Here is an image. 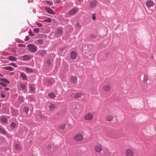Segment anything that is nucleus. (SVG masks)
I'll use <instances>...</instances> for the list:
<instances>
[{
    "instance_id": "18",
    "label": "nucleus",
    "mask_w": 156,
    "mask_h": 156,
    "mask_svg": "<svg viewBox=\"0 0 156 156\" xmlns=\"http://www.w3.org/2000/svg\"><path fill=\"white\" fill-rule=\"evenodd\" d=\"M8 59L12 61H16V58L14 56H9L8 57Z\"/></svg>"
},
{
    "instance_id": "15",
    "label": "nucleus",
    "mask_w": 156,
    "mask_h": 156,
    "mask_svg": "<svg viewBox=\"0 0 156 156\" xmlns=\"http://www.w3.org/2000/svg\"><path fill=\"white\" fill-rule=\"evenodd\" d=\"M97 4V2L94 1L90 3V5L91 8H94L96 6Z\"/></svg>"
},
{
    "instance_id": "28",
    "label": "nucleus",
    "mask_w": 156,
    "mask_h": 156,
    "mask_svg": "<svg viewBox=\"0 0 156 156\" xmlns=\"http://www.w3.org/2000/svg\"><path fill=\"white\" fill-rule=\"evenodd\" d=\"M44 21L45 22H47L49 23L51 21V19H50V18H47V19L44 20Z\"/></svg>"
},
{
    "instance_id": "30",
    "label": "nucleus",
    "mask_w": 156,
    "mask_h": 156,
    "mask_svg": "<svg viewBox=\"0 0 156 156\" xmlns=\"http://www.w3.org/2000/svg\"><path fill=\"white\" fill-rule=\"evenodd\" d=\"M15 148L17 150H18L20 149V145L17 144L15 145Z\"/></svg>"
},
{
    "instance_id": "3",
    "label": "nucleus",
    "mask_w": 156,
    "mask_h": 156,
    "mask_svg": "<svg viewBox=\"0 0 156 156\" xmlns=\"http://www.w3.org/2000/svg\"><path fill=\"white\" fill-rule=\"evenodd\" d=\"M74 139L76 141H81L83 140V136L81 134L77 133L74 136Z\"/></svg>"
},
{
    "instance_id": "2",
    "label": "nucleus",
    "mask_w": 156,
    "mask_h": 156,
    "mask_svg": "<svg viewBox=\"0 0 156 156\" xmlns=\"http://www.w3.org/2000/svg\"><path fill=\"white\" fill-rule=\"evenodd\" d=\"M103 146L100 144H97L94 147V151L98 153H101L103 151Z\"/></svg>"
},
{
    "instance_id": "47",
    "label": "nucleus",
    "mask_w": 156,
    "mask_h": 156,
    "mask_svg": "<svg viewBox=\"0 0 156 156\" xmlns=\"http://www.w3.org/2000/svg\"><path fill=\"white\" fill-rule=\"evenodd\" d=\"M30 90L32 91H34V88L32 86H30Z\"/></svg>"
},
{
    "instance_id": "1",
    "label": "nucleus",
    "mask_w": 156,
    "mask_h": 156,
    "mask_svg": "<svg viewBox=\"0 0 156 156\" xmlns=\"http://www.w3.org/2000/svg\"><path fill=\"white\" fill-rule=\"evenodd\" d=\"M94 115L91 112H89L87 114L84 116V119L87 122H90L93 119Z\"/></svg>"
},
{
    "instance_id": "35",
    "label": "nucleus",
    "mask_w": 156,
    "mask_h": 156,
    "mask_svg": "<svg viewBox=\"0 0 156 156\" xmlns=\"http://www.w3.org/2000/svg\"><path fill=\"white\" fill-rule=\"evenodd\" d=\"M36 24L39 27H41L42 26V24L41 23H38V22H36Z\"/></svg>"
},
{
    "instance_id": "10",
    "label": "nucleus",
    "mask_w": 156,
    "mask_h": 156,
    "mask_svg": "<svg viewBox=\"0 0 156 156\" xmlns=\"http://www.w3.org/2000/svg\"><path fill=\"white\" fill-rule=\"evenodd\" d=\"M154 5V2L151 0H147L146 2V5L148 8L153 7Z\"/></svg>"
},
{
    "instance_id": "43",
    "label": "nucleus",
    "mask_w": 156,
    "mask_h": 156,
    "mask_svg": "<svg viewBox=\"0 0 156 156\" xmlns=\"http://www.w3.org/2000/svg\"><path fill=\"white\" fill-rule=\"evenodd\" d=\"M10 65L13 66L14 67H16L17 66L16 65L15 63H11L10 64Z\"/></svg>"
},
{
    "instance_id": "6",
    "label": "nucleus",
    "mask_w": 156,
    "mask_h": 156,
    "mask_svg": "<svg viewBox=\"0 0 156 156\" xmlns=\"http://www.w3.org/2000/svg\"><path fill=\"white\" fill-rule=\"evenodd\" d=\"M28 47L29 50L32 52H35L37 50V47L36 46L31 44L28 45Z\"/></svg>"
},
{
    "instance_id": "27",
    "label": "nucleus",
    "mask_w": 156,
    "mask_h": 156,
    "mask_svg": "<svg viewBox=\"0 0 156 156\" xmlns=\"http://www.w3.org/2000/svg\"><path fill=\"white\" fill-rule=\"evenodd\" d=\"M26 70L28 72H32L33 70L30 68H27L26 69Z\"/></svg>"
},
{
    "instance_id": "39",
    "label": "nucleus",
    "mask_w": 156,
    "mask_h": 156,
    "mask_svg": "<svg viewBox=\"0 0 156 156\" xmlns=\"http://www.w3.org/2000/svg\"><path fill=\"white\" fill-rule=\"evenodd\" d=\"M46 2L48 4L50 5H53V3L52 2H51L50 1H46Z\"/></svg>"
},
{
    "instance_id": "14",
    "label": "nucleus",
    "mask_w": 156,
    "mask_h": 156,
    "mask_svg": "<svg viewBox=\"0 0 156 156\" xmlns=\"http://www.w3.org/2000/svg\"><path fill=\"white\" fill-rule=\"evenodd\" d=\"M77 54L74 51H72L71 54V57L72 59H75L76 58Z\"/></svg>"
},
{
    "instance_id": "7",
    "label": "nucleus",
    "mask_w": 156,
    "mask_h": 156,
    "mask_svg": "<svg viewBox=\"0 0 156 156\" xmlns=\"http://www.w3.org/2000/svg\"><path fill=\"white\" fill-rule=\"evenodd\" d=\"M125 153L126 156H133L134 154L133 150L131 149H127Z\"/></svg>"
},
{
    "instance_id": "50",
    "label": "nucleus",
    "mask_w": 156,
    "mask_h": 156,
    "mask_svg": "<svg viewBox=\"0 0 156 156\" xmlns=\"http://www.w3.org/2000/svg\"><path fill=\"white\" fill-rule=\"evenodd\" d=\"M48 148H49L50 149L51 148V145H48Z\"/></svg>"
},
{
    "instance_id": "37",
    "label": "nucleus",
    "mask_w": 156,
    "mask_h": 156,
    "mask_svg": "<svg viewBox=\"0 0 156 156\" xmlns=\"http://www.w3.org/2000/svg\"><path fill=\"white\" fill-rule=\"evenodd\" d=\"M0 85L4 87H5L7 86L6 84L2 82H0Z\"/></svg>"
},
{
    "instance_id": "48",
    "label": "nucleus",
    "mask_w": 156,
    "mask_h": 156,
    "mask_svg": "<svg viewBox=\"0 0 156 156\" xmlns=\"http://www.w3.org/2000/svg\"><path fill=\"white\" fill-rule=\"evenodd\" d=\"M1 96L2 98H4L5 97V95L4 94H1Z\"/></svg>"
},
{
    "instance_id": "40",
    "label": "nucleus",
    "mask_w": 156,
    "mask_h": 156,
    "mask_svg": "<svg viewBox=\"0 0 156 156\" xmlns=\"http://www.w3.org/2000/svg\"><path fill=\"white\" fill-rule=\"evenodd\" d=\"M47 63L48 66H50L51 64V61L50 60H48L47 61Z\"/></svg>"
},
{
    "instance_id": "25",
    "label": "nucleus",
    "mask_w": 156,
    "mask_h": 156,
    "mask_svg": "<svg viewBox=\"0 0 156 156\" xmlns=\"http://www.w3.org/2000/svg\"><path fill=\"white\" fill-rule=\"evenodd\" d=\"M0 80L1 81L4 82L5 83H9L10 82L6 79L5 78H1L0 79Z\"/></svg>"
},
{
    "instance_id": "4",
    "label": "nucleus",
    "mask_w": 156,
    "mask_h": 156,
    "mask_svg": "<svg viewBox=\"0 0 156 156\" xmlns=\"http://www.w3.org/2000/svg\"><path fill=\"white\" fill-rule=\"evenodd\" d=\"M31 58V56L30 55H26L18 57L19 59L25 61H28Z\"/></svg>"
},
{
    "instance_id": "17",
    "label": "nucleus",
    "mask_w": 156,
    "mask_h": 156,
    "mask_svg": "<svg viewBox=\"0 0 156 156\" xmlns=\"http://www.w3.org/2000/svg\"><path fill=\"white\" fill-rule=\"evenodd\" d=\"M66 124L65 123L60 124L59 126V128L61 130H64L65 128Z\"/></svg>"
},
{
    "instance_id": "33",
    "label": "nucleus",
    "mask_w": 156,
    "mask_h": 156,
    "mask_svg": "<svg viewBox=\"0 0 156 156\" xmlns=\"http://www.w3.org/2000/svg\"><path fill=\"white\" fill-rule=\"evenodd\" d=\"M16 126V124L14 122H12L11 124V127L12 128H14Z\"/></svg>"
},
{
    "instance_id": "53",
    "label": "nucleus",
    "mask_w": 156,
    "mask_h": 156,
    "mask_svg": "<svg viewBox=\"0 0 156 156\" xmlns=\"http://www.w3.org/2000/svg\"><path fill=\"white\" fill-rule=\"evenodd\" d=\"M1 87L0 86V90H1Z\"/></svg>"
},
{
    "instance_id": "26",
    "label": "nucleus",
    "mask_w": 156,
    "mask_h": 156,
    "mask_svg": "<svg viewBox=\"0 0 156 156\" xmlns=\"http://www.w3.org/2000/svg\"><path fill=\"white\" fill-rule=\"evenodd\" d=\"M36 43L37 44H43V41L42 40H41V39L39 40L36 41Z\"/></svg>"
},
{
    "instance_id": "23",
    "label": "nucleus",
    "mask_w": 156,
    "mask_h": 156,
    "mask_svg": "<svg viewBox=\"0 0 156 156\" xmlns=\"http://www.w3.org/2000/svg\"><path fill=\"white\" fill-rule=\"evenodd\" d=\"M5 69L6 70H9L10 71H12L14 69L11 66H7V67H4Z\"/></svg>"
},
{
    "instance_id": "11",
    "label": "nucleus",
    "mask_w": 156,
    "mask_h": 156,
    "mask_svg": "<svg viewBox=\"0 0 156 156\" xmlns=\"http://www.w3.org/2000/svg\"><path fill=\"white\" fill-rule=\"evenodd\" d=\"M102 89L104 91L108 92L110 90L111 87L109 85H106L103 87Z\"/></svg>"
},
{
    "instance_id": "24",
    "label": "nucleus",
    "mask_w": 156,
    "mask_h": 156,
    "mask_svg": "<svg viewBox=\"0 0 156 156\" xmlns=\"http://www.w3.org/2000/svg\"><path fill=\"white\" fill-rule=\"evenodd\" d=\"M6 132L5 129L2 128H0V133H2L4 134H6Z\"/></svg>"
},
{
    "instance_id": "49",
    "label": "nucleus",
    "mask_w": 156,
    "mask_h": 156,
    "mask_svg": "<svg viewBox=\"0 0 156 156\" xmlns=\"http://www.w3.org/2000/svg\"><path fill=\"white\" fill-rule=\"evenodd\" d=\"M5 90H9V89L8 88H5Z\"/></svg>"
},
{
    "instance_id": "16",
    "label": "nucleus",
    "mask_w": 156,
    "mask_h": 156,
    "mask_svg": "<svg viewBox=\"0 0 156 156\" xmlns=\"http://www.w3.org/2000/svg\"><path fill=\"white\" fill-rule=\"evenodd\" d=\"M45 9L48 13L52 14L54 13L53 11L49 7H45Z\"/></svg>"
},
{
    "instance_id": "36",
    "label": "nucleus",
    "mask_w": 156,
    "mask_h": 156,
    "mask_svg": "<svg viewBox=\"0 0 156 156\" xmlns=\"http://www.w3.org/2000/svg\"><path fill=\"white\" fill-rule=\"evenodd\" d=\"M148 80V78L147 76H145L144 78V81H147Z\"/></svg>"
},
{
    "instance_id": "44",
    "label": "nucleus",
    "mask_w": 156,
    "mask_h": 156,
    "mask_svg": "<svg viewBox=\"0 0 156 156\" xmlns=\"http://www.w3.org/2000/svg\"><path fill=\"white\" fill-rule=\"evenodd\" d=\"M76 26L77 28H79L80 27V25L79 23H77L76 24Z\"/></svg>"
},
{
    "instance_id": "31",
    "label": "nucleus",
    "mask_w": 156,
    "mask_h": 156,
    "mask_svg": "<svg viewBox=\"0 0 156 156\" xmlns=\"http://www.w3.org/2000/svg\"><path fill=\"white\" fill-rule=\"evenodd\" d=\"M39 31V29L38 28H35L34 29V32L35 33H37Z\"/></svg>"
},
{
    "instance_id": "20",
    "label": "nucleus",
    "mask_w": 156,
    "mask_h": 156,
    "mask_svg": "<svg viewBox=\"0 0 156 156\" xmlns=\"http://www.w3.org/2000/svg\"><path fill=\"white\" fill-rule=\"evenodd\" d=\"M62 28H59L57 29L56 34L58 35H60L62 34Z\"/></svg>"
},
{
    "instance_id": "42",
    "label": "nucleus",
    "mask_w": 156,
    "mask_h": 156,
    "mask_svg": "<svg viewBox=\"0 0 156 156\" xmlns=\"http://www.w3.org/2000/svg\"><path fill=\"white\" fill-rule=\"evenodd\" d=\"M41 53L42 55H44L46 54V52L44 51H41Z\"/></svg>"
},
{
    "instance_id": "32",
    "label": "nucleus",
    "mask_w": 156,
    "mask_h": 156,
    "mask_svg": "<svg viewBox=\"0 0 156 156\" xmlns=\"http://www.w3.org/2000/svg\"><path fill=\"white\" fill-rule=\"evenodd\" d=\"M2 121L3 122H7V119H6V118H5V117H3L2 119Z\"/></svg>"
},
{
    "instance_id": "45",
    "label": "nucleus",
    "mask_w": 156,
    "mask_h": 156,
    "mask_svg": "<svg viewBox=\"0 0 156 156\" xmlns=\"http://www.w3.org/2000/svg\"><path fill=\"white\" fill-rule=\"evenodd\" d=\"M29 39H30V37L28 36H27L26 37V38H25V41H27L28 40H29Z\"/></svg>"
},
{
    "instance_id": "51",
    "label": "nucleus",
    "mask_w": 156,
    "mask_h": 156,
    "mask_svg": "<svg viewBox=\"0 0 156 156\" xmlns=\"http://www.w3.org/2000/svg\"><path fill=\"white\" fill-rule=\"evenodd\" d=\"M0 76H2V75L0 73Z\"/></svg>"
},
{
    "instance_id": "29",
    "label": "nucleus",
    "mask_w": 156,
    "mask_h": 156,
    "mask_svg": "<svg viewBox=\"0 0 156 156\" xmlns=\"http://www.w3.org/2000/svg\"><path fill=\"white\" fill-rule=\"evenodd\" d=\"M29 111V108L27 107H25L24 108V111L26 113H27Z\"/></svg>"
},
{
    "instance_id": "46",
    "label": "nucleus",
    "mask_w": 156,
    "mask_h": 156,
    "mask_svg": "<svg viewBox=\"0 0 156 156\" xmlns=\"http://www.w3.org/2000/svg\"><path fill=\"white\" fill-rule=\"evenodd\" d=\"M19 45L20 46L23 47H25L26 46V45L24 44H19Z\"/></svg>"
},
{
    "instance_id": "13",
    "label": "nucleus",
    "mask_w": 156,
    "mask_h": 156,
    "mask_svg": "<svg viewBox=\"0 0 156 156\" xmlns=\"http://www.w3.org/2000/svg\"><path fill=\"white\" fill-rule=\"evenodd\" d=\"M78 11V10L74 8L69 11V14L70 15L72 16L76 14Z\"/></svg>"
},
{
    "instance_id": "8",
    "label": "nucleus",
    "mask_w": 156,
    "mask_h": 156,
    "mask_svg": "<svg viewBox=\"0 0 156 156\" xmlns=\"http://www.w3.org/2000/svg\"><path fill=\"white\" fill-rule=\"evenodd\" d=\"M56 108V105L53 103H50L48 105L49 111L50 112L53 111Z\"/></svg>"
},
{
    "instance_id": "22",
    "label": "nucleus",
    "mask_w": 156,
    "mask_h": 156,
    "mask_svg": "<svg viewBox=\"0 0 156 156\" xmlns=\"http://www.w3.org/2000/svg\"><path fill=\"white\" fill-rule=\"evenodd\" d=\"M48 96L50 98H54L55 97V94L52 92L50 93L49 94H48Z\"/></svg>"
},
{
    "instance_id": "12",
    "label": "nucleus",
    "mask_w": 156,
    "mask_h": 156,
    "mask_svg": "<svg viewBox=\"0 0 156 156\" xmlns=\"http://www.w3.org/2000/svg\"><path fill=\"white\" fill-rule=\"evenodd\" d=\"M114 116L112 115H107L106 117V119L108 121H112L113 120Z\"/></svg>"
},
{
    "instance_id": "9",
    "label": "nucleus",
    "mask_w": 156,
    "mask_h": 156,
    "mask_svg": "<svg viewBox=\"0 0 156 156\" xmlns=\"http://www.w3.org/2000/svg\"><path fill=\"white\" fill-rule=\"evenodd\" d=\"M77 77L76 76L71 75L70 77V80L71 82L74 84L77 83Z\"/></svg>"
},
{
    "instance_id": "19",
    "label": "nucleus",
    "mask_w": 156,
    "mask_h": 156,
    "mask_svg": "<svg viewBox=\"0 0 156 156\" xmlns=\"http://www.w3.org/2000/svg\"><path fill=\"white\" fill-rule=\"evenodd\" d=\"M20 86L23 90H25L27 89V84L25 85L23 83H21L20 84Z\"/></svg>"
},
{
    "instance_id": "34",
    "label": "nucleus",
    "mask_w": 156,
    "mask_h": 156,
    "mask_svg": "<svg viewBox=\"0 0 156 156\" xmlns=\"http://www.w3.org/2000/svg\"><path fill=\"white\" fill-rule=\"evenodd\" d=\"M29 35L31 36H34V34L31 31H29Z\"/></svg>"
},
{
    "instance_id": "52",
    "label": "nucleus",
    "mask_w": 156,
    "mask_h": 156,
    "mask_svg": "<svg viewBox=\"0 0 156 156\" xmlns=\"http://www.w3.org/2000/svg\"><path fill=\"white\" fill-rule=\"evenodd\" d=\"M1 103H0V107H1Z\"/></svg>"
},
{
    "instance_id": "38",
    "label": "nucleus",
    "mask_w": 156,
    "mask_h": 156,
    "mask_svg": "<svg viewBox=\"0 0 156 156\" xmlns=\"http://www.w3.org/2000/svg\"><path fill=\"white\" fill-rule=\"evenodd\" d=\"M19 100L20 102H22L23 101V97L21 96H20L19 97Z\"/></svg>"
},
{
    "instance_id": "41",
    "label": "nucleus",
    "mask_w": 156,
    "mask_h": 156,
    "mask_svg": "<svg viewBox=\"0 0 156 156\" xmlns=\"http://www.w3.org/2000/svg\"><path fill=\"white\" fill-rule=\"evenodd\" d=\"M92 18L94 20H96V15L95 14H94L92 15Z\"/></svg>"
},
{
    "instance_id": "21",
    "label": "nucleus",
    "mask_w": 156,
    "mask_h": 156,
    "mask_svg": "<svg viewBox=\"0 0 156 156\" xmlns=\"http://www.w3.org/2000/svg\"><path fill=\"white\" fill-rule=\"evenodd\" d=\"M20 75L21 76L23 80H26L27 77L26 75L23 72H21L20 73Z\"/></svg>"
},
{
    "instance_id": "5",
    "label": "nucleus",
    "mask_w": 156,
    "mask_h": 156,
    "mask_svg": "<svg viewBox=\"0 0 156 156\" xmlns=\"http://www.w3.org/2000/svg\"><path fill=\"white\" fill-rule=\"evenodd\" d=\"M82 94L81 93H73L70 94V97L71 98H78L81 97Z\"/></svg>"
}]
</instances>
